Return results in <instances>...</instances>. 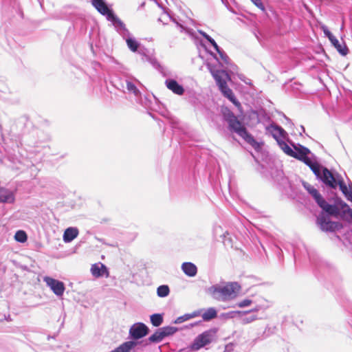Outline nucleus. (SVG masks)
I'll list each match as a JSON object with an SVG mask.
<instances>
[{"label": "nucleus", "mask_w": 352, "mask_h": 352, "mask_svg": "<svg viewBox=\"0 0 352 352\" xmlns=\"http://www.w3.org/2000/svg\"><path fill=\"white\" fill-rule=\"evenodd\" d=\"M228 124L230 129L237 133L240 137L245 140V142H247L255 148L259 147L258 143L250 134L248 133L245 127L237 120L235 116H232L228 119Z\"/></svg>", "instance_id": "obj_6"}, {"label": "nucleus", "mask_w": 352, "mask_h": 352, "mask_svg": "<svg viewBox=\"0 0 352 352\" xmlns=\"http://www.w3.org/2000/svg\"><path fill=\"white\" fill-rule=\"evenodd\" d=\"M170 290L168 285H163L157 287V294L159 297L164 298L169 294Z\"/></svg>", "instance_id": "obj_27"}, {"label": "nucleus", "mask_w": 352, "mask_h": 352, "mask_svg": "<svg viewBox=\"0 0 352 352\" xmlns=\"http://www.w3.org/2000/svg\"><path fill=\"white\" fill-rule=\"evenodd\" d=\"M217 316V311L214 308L210 307L203 314L202 318L204 320H210Z\"/></svg>", "instance_id": "obj_24"}, {"label": "nucleus", "mask_w": 352, "mask_h": 352, "mask_svg": "<svg viewBox=\"0 0 352 352\" xmlns=\"http://www.w3.org/2000/svg\"><path fill=\"white\" fill-rule=\"evenodd\" d=\"M91 2L97 11L105 16L107 19L111 21L114 26L121 25V21L108 8L104 0H91Z\"/></svg>", "instance_id": "obj_7"}, {"label": "nucleus", "mask_w": 352, "mask_h": 352, "mask_svg": "<svg viewBox=\"0 0 352 352\" xmlns=\"http://www.w3.org/2000/svg\"><path fill=\"white\" fill-rule=\"evenodd\" d=\"M115 28L117 29L118 32L122 35L123 38L126 41V45L128 47L132 52H136L140 47V43L133 37H132L128 31V30L125 28L124 24L121 21L120 25H116Z\"/></svg>", "instance_id": "obj_9"}, {"label": "nucleus", "mask_w": 352, "mask_h": 352, "mask_svg": "<svg viewBox=\"0 0 352 352\" xmlns=\"http://www.w3.org/2000/svg\"><path fill=\"white\" fill-rule=\"evenodd\" d=\"M268 133L272 134L273 138L276 140L277 143L280 140H285L287 133L281 127L274 124H271L266 128Z\"/></svg>", "instance_id": "obj_14"}, {"label": "nucleus", "mask_w": 352, "mask_h": 352, "mask_svg": "<svg viewBox=\"0 0 352 352\" xmlns=\"http://www.w3.org/2000/svg\"><path fill=\"white\" fill-rule=\"evenodd\" d=\"M182 269L185 274L190 277H193L197 274V268L195 265L192 263H184Z\"/></svg>", "instance_id": "obj_21"}, {"label": "nucleus", "mask_w": 352, "mask_h": 352, "mask_svg": "<svg viewBox=\"0 0 352 352\" xmlns=\"http://www.w3.org/2000/svg\"><path fill=\"white\" fill-rule=\"evenodd\" d=\"M305 164H307L311 170L313 171V173L315 174V175L318 177V176H320V173L322 171L323 166H320L317 162H316L314 159L311 157H309L305 162Z\"/></svg>", "instance_id": "obj_20"}, {"label": "nucleus", "mask_w": 352, "mask_h": 352, "mask_svg": "<svg viewBox=\"0 0 352 352\" xmlns=\"http://www.w3.org/2000/svg\"><path fill=\"white\" fill-rule=\"evenodd\" d=\"M91 273L93 276L96 278L101 277L104 275H105L106 277L109 276V272L107 267L101 263L93 264L91 267Z\"/></svg>", "instance_id": "obj_15"}, {"label": "nucleus", "mask_w": 352, "mask_h": 352, "mask_svg": "<svg viewBox=\"0 0 352 352\" xmlns=\"http://www.w3.org/2000/svg\"><path fill=\"white\" fill-rule=\"evenodd\" d=\"M317 221L320 228L324 231H333L338 226L337 223L330 221L329 217L324 214L318 217Z\"/></svg>", "instance_id": "obj_13"}, {"label": "nucleus", "mask_w": 352, "mask_h": 352, "mask_svg": "<svg viewBox=\"0 0 352 352\" xmlns=\"http://www.w3.org/2000/svg\"><path fill=\"white\" fill-rule=\"evenodd\" d=\"M195 316V314H193V315H191V314H186L184 316H180L179 318H177L175 321V323H181V322H183L187 320H189L190 318H192V317H194Z\"/></svg>", "instance_id": "obj_34"}, {"label": "nucleus", "mask_w": 352, "mask_h": 352, "mask_svg": "<svg viewBox=\"0 0 352 352\" xmlns=\"http://www.w3.org/2000/svg\"><path fill=\"white\" fill-rule=\"evenodd\" d=\"M342 209L343 213L349 217L351 220H352V209L349 208V206L346 204H343L342 206Z\"/></svg>", "instance_id": "obj_33"}, {"label": "nucleus", "mask_w": 352, "mask_h": 352, "mask_svg": "<svg viewBox=\"0 0 352 352\" xmlns=\"http://www.w3.org/2000/svg\"><path fill=\"white\" fill-rule=\"evenodd\" d=\"M304 188L309 192V193L314 197L318 206L322 208L328 214L338 216L339 214V209L335 205L329 204L320 195L318 191L311 185L307 182H303Z\"/></svg>", "instance_id": "obj_4"}, {"label": "nucleus", "mask_w": 352, "mask_h": 352, "mask_svg": "<svg viewBox=\"0 0 352 352\" xmlns=\"http://www.w3.org/2000/svg\"><path fill=\"white\" fill-rule=\"evenodd\" d=\"M160 329L162 331V333L164 334V337L171 336L177 331V327L170 326L164 327Z\"/></svg>", "instance_id": "obj_30"}, {"label": "nucleus", "mask_w": 352, "mask_h": 352, "mask_svg": "<svg viewBox=\"0 0 352 352\" xmlns=\"http://www.w3.org/2000/svg\"><path fill=\"white\" fill-rule=\"evenodd\" d=\"M164 338L165 337L160 329H158L153 335L148 338V340L151 342L157 343L161 342Z\"/></svg>", "instance_id": "obj_23"}, {"label": "nucleus", "mask_w": 352, "mask_h": 352, "mask_svg": "<svg viewBox=\"0 0 352 352\" xmlns=\"http://www.w3.org/2000/svg\"><path fill=\"white\" fill-rule=\"evenodd\" d=\"M126 89L129 93L133 94L135 96H138L140 93L136 86L131 81H126Z\"/></svg>", "instance_id": "obj_29"}, {"label": "nucleus", "mask_w": 352, "mask_h": 352, "mask_svg": "<svg viewBox=\"0 0 352 352\" xmlns=\"http://www.w3.org/2000/svg\"><path fill=\"white\" fill-rule=\"evenodd\" d=\"M198 32L200 35H201L203 37H204L208 41L210 38H211V37L207 34L205 32L202 31V30H198Z\"/></svg>", "instance_id": "obj_42"}, {"label": "nucleus", "mask_w": 352, "mask_h": 352, "mask_svg": "<svg viewBox=\"0 0 352 352\" xmlns=\"http://www.w3.org/2000/svg\"><path fill=\"white\" fill-rule=\"evenodd\" d=\"M292 155L293 157L296 158L304 163L310 157L309 155L311 153L310 151L301 145L299 147H294V151Z\"/></svg>", "instance_id": "obj_16"}, {"label": "nucleus", "mask_w": 352, "mask_h": 352, "mask_svg": "<svg viewBox=\"0 0 352 352\" xmlns=\"http://www.w3.org/2000/svg\"><path fill=\"white\" fill-rule=\"evenodd\" d=\"M217 53L219 55L220 59L218 58L217 60L219 62V63L223 66L224 65H228L229 63V58L227 56V54L221 49H219V51H217Z\"/></svg>", "instance_id": "obj_31"}, {"label": "nucleus", "mask_w": 352, "mask_h": 352, "mask_svg": "<svg viewBox=\"0 0 352 352\" xmlns=\"http://www.w3.org/2000/svg\"><path fill=\"white\" fill-rule=\"evenodd\" d=\"M142 60L144 61L145 60H150L151 63L155 65V64L156 63V61L154 60H151V58H148L147 56H143L142 57Z\"/></svg>", "instance_id": "obj_44"}, {"label": "nucleus", "mask_w": 352, "mask_h": 352, "mask_svg": "<svg viewBox=\"0 0 352 352\" xmlns=\"http://www.w3.org/2000/svg\"><path fill=\"white\" fill-rule=\"evenodd\" d=\"M236 305L239 307L243 308L254 305V308L252 309L254 311H258L261 309H265L268 307L266 301L261 297L251 296L239 302Z\"/></svg>", "instance_id": "obj_8"}, {"label": "nucleus", "mask_w": 352, "mask_h": 352, "mask_svg": "<svg viewBox=\"0 0 352 352\" xmlns=\"http://www.w3.org/2000/svg\"><path fill=\"white\" fill-rule=\"evenodd\" d=\"M256 319V317L254 316H245L243 317L241 320L243 324H248L250 323L252 321L255 320Z\"/></svg>", "instance_id": "obj_35"}, {"label": "nucleus", "mask_w": 352, "mask_h": 352, "mask_svg": "<svg viewBox=\"0 0 352 352\" xmlns=\"http://www.w3.org/2000/svg\"><path fill=\"white\" fill-rule=\"evenodd\" d=\"M285 140H280V142L278 143L280 148L287 155L292 157L294 153L293 150L285 141Z\"/></svg>", "instance_id": "obj_25"}, {"label": "nucleus", "mask_w": 352, "mask_h": 352, "mask_svg": "<svg viewBox=\"0 0 352 352\" xmlns=\"http://www.w3.org/2000/svg\"><path fill=\"white\" fill-rule=\"evenodd\" d=\"M285 140H280V142L278 143L280 148L287 155L292 157L294 153L293 150L285 141Z\"/></svg>", "instance_id": "obj_26"}, {"label": "nucleus", "mask_w": 352, "mask_h": 352, "mask_svg": "<svg viewBox=\"0 0 352 352\" xmlns=\"http://www.w3.org/2000/svg\"><path fill=\"white\" fill-rule=\"evenodd\" d=\"M239 78H240L242 81H243L245 84H247V85H250V86H251V85H252V81H251V80H250V79H248V78H245V77L244 76H243V75H240V76H239Z\"/></svg>", "instance_id": "obj_37"}, {"label": "nucleus", "mask_w": 352, "mask_h": 352, "mask_svg": "<svg viewBox=\"0 0 352 352\" xmlns=\"http://www.w3.org/2000/svg\"><path fill=\"white\" fill-rule=\"evenodd\" d=\"M251 1L262 11L265 10V6H263L261 0H251Z\"/></svg>", "instance_id": "obj_36"}, {"label": "nucleus", "mask_w": 352, "mask_h": 352, "mask_svg": "<svg viewBox=\"0 0 352 352\" xmlns=\"http://www.w3.org/2000/svg\"><path fill=\"white\" fill-rule=\"evenodd\" d=\"M208 42H210L211 43V45L214 47V50L216 51H219V49H220V47L218 46V45L217 44V43L215 42V41L213 39V38H210L208 40Z\"/></svg>", "instance_id": "obj_40"}, {"label": "nucleus", "mask_w": 352, "mask_h": 352, "mask_svg": "<svg viewBox=\"0 0 352 352\" xmlns=\"http://www.w3.org/2000/svg\"><path fill=\"white\" fill-rule=\"evenodd\" d=\"M43 280L57 296L63 295L65 287L63 282L49 276L44 277Z\"/></svg>", "instance_id": "obj_11"}, {"label": "nucleus", "mask_w": 352, "mask_h": 352, "mask_svg": "<svg viewBox=\"0 0 352 352\" xmlns=\"http://www.w3.org/2000/svg\"><path fill=\"white\" fill-rule=\"evenodd\" d=\"M241 290V286L236 282L226 285H214L208 288V292L218 300L228 301L234 299Z\"/></svg>", "instance_id": "obj_2"}, {"label": "nucleus", "mask_w": 352, "mask_h": 352, "mask_svg": "<svg viewBox=\"0 0 352 352\" xmlns=\"http://www.w3.org/2000/svg\"><path fill=\"white\" fill-rule=\"evenodd\" d=\"M148 331V327L143 323L134 324L129 330V334L133 339H140L145 336Z\"/></svg>", "instance_id": "obj_12"}, {"label": "nucleus", "mask_w": 352, "mask_h": 352, "mask_svg": "<svg viewBox=\"0 0 352 352\" xmlns=\"http://www.w3.org/2000/svg\"><path fill=\"white\" fill-rule=\"evenodd\" d=\"M198 32L200 35H201L203 37H204L208 41L210 38H211V37L207 34L205 32L202 31V30H198Z\"/></svg>", "instance_id": "obj_43"}, {"label": "nucleus", "mask_w": 352, "mask_h": 352, "mask_svg": "<svg viewBox=\"0 0 352 352\" xmlns=\"http://www.w3.org/2000/svg\"><path fill=\"white\" fill-rule=\"evenodd\" d=\"M166 87L172 91L174 94L181 96L184 93V87L179 85L178 82L173 79H167L165 82Z\"/></svg>", "instance_id": "obj_17"}, {"label": "nucleus", "mask_w": 352, "mask_h": 352, "mask_svg": "<svg viewBox=\"0 0 352 352\" xmlns=\"http://www.w3.org/2000/svg\"><path fill=\"white\" fill-rule=\"evenodd\" d=\"M208 67L223 95L229 99L234 105L239 107L240 103L235 98L232 89L227 85V82L230 80L228 74L223 69L215 70L212 68L210 65H208Z\"/></svg>", "instance_id": "obj_3"}, {"label": "nucleus", "mask_w": 352, "mask_h": 352, "mask_svg": "<svg viewBox=\"0 0 352 352\" xmlns=\"http://www.w3.org/2000/svg\"><path fill=\"white\" fill-rule=\"evenodd\" d=\"M318 179H320L326 186L331 188L336 189L339 186L340 190L347 199L352 201V185L347 187L339 174L333 173L324 167Z\"/></svg>", "instance_id": "obj_1"}, {"label": "nucleus", "mask_w": 352, "mask_h": 352, "mask_svg": "<svg viewBox=\"0 0 352 352\" xmlns=\"http://www.w3.org/2000/svg\"><path fill=\"white\" fill-rule=\"evenodd\" d=\"M208 42H210L211 43V45L214 47V50L216 51H219V49H220V47L218 46V45L217 44V43L215 42V41L213 39V38H210L208 40Z\"/></svg>", "instance_id": "obj_38"}, {"label": "nucleus", "mask_w": 352, "mask_h": 352, "mask_svg": "<svg viewBox=\"0 0 352 352\" xmlns=\"http://www.w3.org/2000/svg\"><path fill=\"white\" fill-rule=\"evenodd\" d=\"M14 239L16 241L24 243L27 241V234L23 230H18L14 235Z\"/></svg>", "instance_id": "obj_32"}, {"label": "nucleus", "mask_w": 352, "mask_h": 352, "mask_svg": "<svg viewBox=\"0 0 352 352\" xmlns=\"http://www.w3.org/2000/svg\"><path fill=\"white\" fill-rule=\"evenodd\" d=\"M151 322L155 327H159L163 322V317L160 314H155L151 316Z\"/></svg>", "instance_id": "obj_28"}, {"label": "nucleus", "mask_w": 352, "mask_h": 352, "mask_svg": "<svg viewBox=\"0 0 352 352\" xmlns=\"http://www.w3.org/2000/svg\"><path fill=\"white\" fill-rule=\"evenodd\" d=\"M216 338L217 330L215 329H208L198 335L188 346V349L191 351H199L214 342Z\"/></svg>", "instance_id": "obj_5"}, {"label": "nucleus", "mask_w": 352, "mask_h": 352, "mask_svg": "<svg viewBox=\"0 0 352 352\" xmlns=\"http://www.w3.org/2000/svg\"><path fill=\"white\" fill-rule=\"evenodd\" d=\"M14 193L7 188L0 186V203H13Z\"/></svg>", "instance_id": "obj_18"}, {"label": "nucleus", "mask_w": 352, "mask_h": 352, "mask_svg": "<svg viewBox=\"0 0 352 352\" xmlns=\"http://www.w3.org/2000/svg\"><path fill=\"white\" fill-rule=\"evenodd\" d=\"M135 344V342L133 341L126 342L111 352H130Z\"/></svg>", "instance_id": "obj_22"}, {"label": "nucleus", "mask_w": 352, "mask_h": 352, "mask_svg": "<svg viewBox=\"0 0 352 352\" xmlns=\"http://www.w3.org/2000/svg\"><path fill=\"white\" fill-rule=\"evenodd\" d=\"M208 42H210L211 43V45L214 47V50L216 51H219V49H220V47L218 46V45L217 44V43L215 42V41L213 39V38H210L208 40Z\"/></svg>", "instance_id": "obj_39"}, {"label": "nucleus", "mask_w": 352, "mask_h": 352, "mask_svg": "<svg viewBox=\"0 0 352 352\" xmlns=\"http://www.w3.org/2000/svg\"><path fill=\"white\" fill-rule=\"evenodd\" d=\"M241 314V312H240V311H236V312H230V313H228V317H231V318H232V317H233V316H234V314Z\"/></svg>", "instance_id": "obj_45"}, {"label": "nucleus", "mask_w": 352, "mask_h": 352, "mask_svg": "<svg viewBox=\"0 0 352 352\" xmlns=\"http://www.w3.org/2000/svg\"><path fill=\"white\" fill-rule=\"evenodd\" d=\"M170 19L169 16H168V14H165V13H164V14H162V15L159 18V19H158V20H159L160 21L163 22V23H165V21H166L167 19Z\"/></svg>", "instance_id": "obj_41"}, {"label": "nucleus", "mask_w": 352, "mask_h": 352, "mask_svg": "<svg viewBox=\"0 0 352 352\" xmlns=\"http://www.w3.org/2000/svg\"><path fill=\"white\" fill-rule=\"evenodd\" d=\"M321 29L323 31L324 35L329 38L332 45L338 50V52L342 56H346L349 50L344 43H340L339 41L334 36L332 33L329 30L328 28L322 25Z\"/></svg>", "instance_id": "obj_10"}, {"label": "nucleus", "mask_w": 352, "mask_h": 352, "mask_svg": "<svg viewBox=\"0 0 352 352\" xmlns=\"http://www.w3.org/2000/svg\"><path fill=\"white\" fill-rule=\"evenodd\" d=\"M78 233L79 232L77 228L69 227L64 232L63 236V241L65 243H70L78 236Z\"/></svg>", "instance_id": "obj_19"}, {"label": "nucleus", "mask_w": 352, "mask_h": 352, "mask_svg": "<svg viewBox=\"0 0 352 352\" xmlns=\"http://www.w3.org/2000/svg\"><path fill=\"white\" fill-rule=\"evenodd\" d=\"M344 28V25L342 24V26H341V30H342Z\"/></svg>", "instance_id": "obj_46"}]
</instances>
